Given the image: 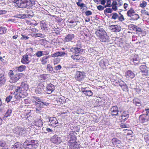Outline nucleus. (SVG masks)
I'll use <instances>...</instances> for the list:
<instances>
[{
    "label": "nucleus",
    "mask_w": 149,
    "mask_h": 149,
    "mask_svg": "<svg viewBox=\"0 0 149 149\" xmlns=\"http://www.w3.org/2000/svg\"><path fill=\"white\" fill-rule=\"evenodd\" d=\"M44 84V83L43 82H40L38 84V86L41 88V89H43L45 86Z\"/></svg>",
    "instance_id": "4d7b16f0"
},
{
    "label": "nucleus",
    "mask_w": 149,
    "mask_h": 149,
    "mask_svg": "<svg viewBox=\"0 0 149 149\" xmlns=\"http://www.w3.org/2000/svg\"><path fill=\"white\" fill-rule=\"evenodd\" d=\"M8 74L10 77L9 82L11 83H16L20 77V74L15 73L11 70H10Z\"/></svg>",
    "instance_id": "39448f33"
},
{
    "label": "nucleus",
    "mask_w": 149,
    "mask_h": 149,
    "mask_svg": "<svg viewBox=\"0 0 149 149\" xmlns=\"http://www.w3.org/2000/svg\"><path fill=\"white\" fill-rule=\"evenodd\" d=\"M19 86L20 89L26 91L29 89V86L26 81L22 82L20 84V86Z\"/></svg>",
    "instance_id": "f3484780"
},
{
    "label": "nucleus",
    "mask_w": 149,
    "mask_h": 149,
    "mask_svg": "<svg viewBox=\"0 0 149 149\" xmlns=\"http://www.w3.org/2000/svg\"><path fill=\"white\" fill-rule=\"evenodd\" d=\"M61 68V66L59 65L57 66H56L55 67V69L56 70H60Z\"/></svg>",
    "instance_id": "338daca9"
},
{
    "label": "nucleus",
    "mask_w": 149,
    "mask_h": 149,
    "mask_svg": "<svg viewBox=\"0 0 149 149\" xmlns=\"http://www.w3.org/2000/svg\"><path fill=\"white\" fill-rule=\"evenodd\" d=\"M66 23L68 26L70 28L74 27L77 25L76 22L68 19L66 21Z\"/></svg>",
    "instance_id": "a211bd4d"
},
{
    "label": "nucleus",
    "mask_w": 149,
    "mask_h": 149,
    "mask_svg": "<svg viewBox=\"0 0 149 149\" xmlns=\"http://www.w3.org/2000/svg\"><path fill=\"white\" fill-rule=\"evenodd\" d=\"M26 68V66L24 65H21L16 68V70L19 72H22Z\"/></svg>",
    "instance_id": "72a5a7b5"
},
{
    "label": "nucleus",
    "mask_w": 149,
    "mask_h": 149,
    "mask_svg": "<svg viewBox=\"0 0 149 149\" xmlns=\"http://www.w3.org/2000/svg\"><path fill=\"white\" fill-rule=\"evenodd\" d=\"M149 120V116L146 114H143L139 117V120L140 123H146Z\"/></svg>",
    "instance_id": "9b49d317"
},
{
    "label": "nucleus",
    "mask_w": 149,
    "mask_h": 149,
    "mask_svg": "<svg viewBox=\"0 0 149 149\" xmlns=\"http://www.w3.org/2000/svg\"><path fill=\"white\" fill-rule=\"evenodd\" d=\"M40 26L41 29L44 30H47V24L44 21L42 20L40 22Z\"/></svg>",
    "instance_id": "473e14b6"
},
{
    "label": "nucleus",
    "mask_w": 149,
    "mask_h": 149,
    "mask_svg": "<svg viewBox=\"0 0 149 149\" xmlns=\"http://www.w3.org/2000/svg\"><path fill=\"white\" fill-rule=\"evenodd\" d=\"M144 140L149 145V136L148 135H146L144 136Z\"/></svg>",
    "instance_id": "8fccbe9b"
},
{
    "label": "nucleus",
    "mask_w": 149,
    "mask_h": 149,
    "mask_svg": "<svg viewBox=\"0 0 149 149\" xmlns=\"http://www.w3.org/2000/svg\"><path fill=\"white\" fill-rule=\"evenodd\" d=\"M60 61V58H56L54 60V65L57 64L59 63Z\"/></svg>",
    "instance_id": "603ef678"
},
{
    "label": "nucleus",
    "mask_w": 149,
    "mask_h": 149,
    "mask_svg": "<svg viewBox=\"0 0 149 149\" xmlns=\"http://www.w3.org/2000/svg\"><path fill=\"white\" fill-rule=\"evenodd\" d=\"M51 141L54 144H58L61 143V140L60 137H58L57 135L55 134L51 138Z\"/></svg>",
    "instance_id": "f8f14e48"
},
{
    "label": "nucleus",
    "mask_w": 149,
    "mask_h": 149,
    "mask_svg": "<svg viewBox=\"0 0 149 149\" xmlns=\"http://www.w3.org/2000/svg\"><path fill=\"white\" fill-rule=\"evenodd\" d=\"M111 1L110 0H108L107 2V4L105 5V7H111Z\"/></svg>",
    "instance_id": "6e6d98bb"
},
{
    "label": "nucleus",
    "mask_w": 149,
    "mask_h": 149,
    "mask_svg": "<svg viewBox=\"0 0 149 149\" xmlns=\"http://www.w3.org/2000/svg\"><path fill=\"white\" fill-rule=\"evenodd\" d=\"M7 11L5 10H0V15L5 14L6 13Z\"/></svg>",
    "instance_id": "774afa93"
},
{
    "label": "nucleus",
    "mask_w": 149,
    "mask_h": 149,
    "mask_svg": "<svg viewBox=\"0 0 149 149\" xmlns=\"http://www.w3.org/2000/svg\"><path fill=\"white\" fill-rule=\"evenodd\" d=\"M7 29L6 28L1 26L0 28V34H3L6 33Z\"/></svg>",
    "instance_id": "ea45409f"
},
{
    "label": "nucleus",
    "mask_w": 149,
    "mask_h": 149,
    "mask_svg": "<svg viewBox=\"0 0 149 149\" xmlns=\"http://www.w3.org/2000/svg\"><path fill=\"white\" fill-rule=\"evenodd\" d=\"M47 70L50 73L53 74L55 72L53 70V68L49 64L47 65Z\"/></svg>",
    "instance_id": "58836bf2"
},
{
    "label": "nucleus",
    "mask_w": 149,
    "mask_h": 149,
    "mask_svg": "<svg viewBox=\"0 0 149 149\" xmlns=\"http://www.w3.org/2000/svg\"><path fill=\"white\" fill-rule=\"evenodd\" d=\"M65 54L64 52H57L54 53L52 54V57H56L58 56H64Z\"/></svg>",
    "instance_id": "cd10ccee"
},
{
    "label": "nucleus",
    "mask_w": 149,
    "mask_h": 149,
    "mask_svg": "<svg viewBox=\"0 0 149 149\" xmlns=\"http://www.w3.org/2000/svg\"><path fill=\"white\" fill-rule=\"evenodd\" d=\"M133 61L134 64H138V63L137 62L138 61V59L137 58H133Z\"/></svg>",
    "instance_id": "69168bd1"
},
{
    "label": "nucleus",
    "mask_w": 149,
    "mask_h": 149,
    "mask_svg": "<svg viewBox=\"0 0 149 149\" xmlns=\"http://www.w3.org/2000/svg\"><path fill=\"white\" fill-rule=\"evenodd\" d=\"M34 100L33 101V102L36 105L38 104L42 105L44 104L43 102L39 98L36 97H33Z\"/></svg>",
    "instance_id": "393cba45"
},
{
    "label": "nucleus",
    "mask_w": 149,
    "mask_h": 149,
    "mask_svg": "<svg viewBox=\"0 0 149 149\" xmlns=\"http://www.w3.org/2000/svg\"><path fill=\"white\" fill-rule=\"evenodd\" d=\"M147 67L146 65H140L139 69L141 71L147 69Z\"/></svg>",
    "instance_id": "13d9d810"
},
{
    "label": "nucleus",
    "mask_w": 149,
    "mask_h": 149,
    "mask_svg": "<svg viewBox=\"0 0 149 149\" xmlns=\"http://www.w3.org/2000/svg\"><path fill=\"white\" fill-rule=\"evenodd\" d=\"M129 113L128 111H124L121 114V117L123 120L125 121L129 117Z\"/></svg>",
    "instance_id": "a878e982"
},
{
    "label": "nucleus",
    "mask_w": 149,
    "mask_h": 149,
    "mask_svg": "<svg viewBox=\"0 0 149 149\" xmlns=\"http://www.w3.org/2000/svg\"><path fill=\"white\" fill-rule=\"evenodd\" d=\"M87 88H84L82 89L83 93L86 96L91 97L93 96V92L90 90H87Z\"/></svg>",
    "instance_id": "aec40b11"
},
{
    "label": "nucleus",
    "mask_w": 149,
    "mask_h": 149,
    "mask_svg": "<svg viewBox=\"0 0 149 149\" xmlns=\"http://www.w3.org/2000/svg\"><path fill=\"white\" fill-rule=\"evenodd\" d=\"M110 29L111 31L118 33L121 30V28L120 26L118 25H112L109 26Z\"/></svg>",
    "instance_id": "ddd939ff"
},
{
    "label": "nucleus",
    "mask_w": 149,
    "mask_h": 149,
    "mask_svg": "<svg viewBox=\"0 0 149 149\" xmlns=\"http://www.w3.org/2000/svg\"><path fill=\"white\" fill-rule=\"evenodd\" d=\"M110 111L112 116H118L119 112L118 108L117 106H114L111 107Z\"/></svg>",
    "instance_id": "2eb2a0df"
},
{
    "label": "nucleus",
    "mask_w": 149,
    "mask_h": 149,
    "mask_svg": "<svg viewBox=\"0 0 149 149\" xmlns=\"http://www.w3.org/2000/svg\"><path fill=\"white\" fill-rule=\"evenodd\" d=\"M15 89L14 94H15L14 97L16 99L24 98L27 95L26 91L20 89L19 86H15Z\"/></svg>",
    "instance_id": "f03ea898"
},
{
    "label": "nucleus",
    "mask_w": 149,
    "mask_h": 149,
    "mask_svg": "<svg viewBox=\"0 0 149 149\" xmlns=\"http://www.w3.org/2000/svg\"><path fill=\"white\" fill-rule=\"evenodd\" d=\"M116 3L115 4H113V3H112V8H111L112 10L113 9L114 11H116L117 9V7L116 6Z\"/></svg>",
    "instance_id": "864d4df0"
},
{
    "label": "nucleus",
    "mask_w": 149,
    "mask_h": 149,
    "mask_svg": "<svg viewBox=\"0 0 149 149\" xmlns=\"http://www.w3.org/2000/svg\"><path fill=\"white\" fill-rule=\"evenodd\" d=\"M78 1L76 3V4L79 7H81V9H82L84 7H86L85 4L83 3H81L82 1V0H78Z\"/></svg>",
    "instance_id": "4c0bfd02"
},
{
    "label": "nucleus",
    "mask_w": 149,
    "mask_h": 149,
    "mask_svg": "<svg viewBox=\"0 0 149 149\" xmlns=\"http://www.w3.org/2000/svg\"><path fill=\"white\" fill-rule=\"evenodd\" d=\"M12 98V96L11 95H9L7 96L6 99V101L7 102H9Z\"/></svg>",
    "instance_id": "5fc2aeb1"
},
{
    "label": "nucleus",
    "mask_w": 149,
    "mask_h": 149,
    "mask_svg": "<svg viewBox=\"0 0 149 149\" xmlns=\"http://www.w3.org/2000/svg\"><path fill=\"white\" fill-rule=\"evenodd\" d=\"M135 31L136 34H140L142 33L143 30L141 29L137 26Z\"/></svg>",
    "instance_id": "c03bdc74"
},
{
    "label": "nucleus",
    "mask_w": 149,
    "mask_h": 149,
    "mask_svg": "<svg viewBox=\"0 0 149 149\" xmlns=\"http://www.w3.org/2000/svg\"><path fill=\"white\" fill-rule=\"evenodd\" d=\"M34 140H26L23 143L25 149H35L38 147V144Z\"/></svg>",
    "instance_id": "20e7f679"
},
{
    "label": "nucleus",
    "mask_w": 149,
    "mask_h": 149,
    "mask_svg": "<svg viewBox=\"0 0 149 149\" xmlns=\"http://www.w3.org/2000/svg\"><path fill=\"white\" fill-rule=\"evenodd\" d=\"M97 8L98 10L100 11H102L103 10L104 8H106V7H105V6L104 7L101 5H99L97 6Z\"/></svg>",
    "instance_id": "bf43d9fd"
},
{
    "label": "nucleus",
    "mask_w": 149,
    "mask_h": 149,
    "mask_svg": "<svg viewBox=\"0 0 149 149\" xmlns=\"http://www.w3.org/2000/svg\"><path fill=\"white\" fill-rule=\"evenodd\" d=\"M47 74H44L41 76V77L43 79L45 80L47 78Z\"/></svg>",
    "instance_id": "0e129e2a"
},
{
    "label": "nucleus",
    "mask_w": 149,
    "mask_h": 149,
    "mask_svg": "<svg viewBox=\"0 0 149 149\" xmlns=\"http://www.w3.org/2000/svg\"><path fill=\"white\" fill-rule=\"evenodd\" d=\"M71 57L73 60L77 62L83 63L84 61V57L79 54L71 55Z\"/></svg>",
    "instance_id": "0eeeda50"
},
{
    "label": "nucleus",
    "mask_w": 149,
    "mask_h": 149,
    "mask_svg": "<svg viewBox=\"0 0 149 149\" xmlns=\"http://www.w3.org/2000/svg\"><path fill=\"white\" fill-rule=\"evenodd\" d=\"M55 89L54 85L52 84H48L46 87V91L48 94L52 93Z\"/></svg>",
    "instance_id": "dca6fc26"
},
{
    "label": "nucleus",
    "mask_w": 149,
    "mask_h": 149,
    "mask_svg": "<svg viewBox=\"0 0 149 149\" xmlns=\"http://www.w3.org/2000/svg\"><path fill=\"white\" fill-rule=\"evenodd\" d=\"M108 63V60L107 59L104 58L100 61L99 64L101 68H103L104 67H105Z\"/></svg>",
    "instance_id": "5701e85b"
},
{
    "label": "nucleus",
    "mask_w": 149,
    "mask_h": 149,
    "mask_svg": "<svg viewBox=\"0 0 149 149\" xmlns=\"http://www.w3.org/2000/svg\"><path fill=\"white\" fill-rule=\"evenodd\" d=\"M85 77V73L84 72L77 71L75 75L74 78L76 80L79 81H81L84 79Z\"/></svg>",
    "instance_id": "1a4fd4ad"
},
{
    "label": "nucleus",
    "mask_w": 149,
    "mask_h": 149,
    "mask_svg": "<svg viewBox=\"0 0 149 149\" xmlns=\"http://www.w3.org/2000/svg\"><path fill=\"white\" fill-rule=\"evenodd\" d=\"M97 38L102 42H106L107 39V33L102 28L97 30L95 32Z\"/></svg>",
    "instance_id": "7ed1b4c3"
},
{
    "label": "nucleus",
    "mask_w": 149,
    "mask_h": 149,
    "mask_svg": "<svg viewBox=\"0 0 149 149\" xmlns=\"http://www.w3.org/2000/svg\"><path fill=\"white\" fill-rule=\"evenodd\" d=\"M49 56H45L42 58L40 60L41 62L42 65H45L48 62V59Z\"/></svg>",
    "instance_id": "c756f323"
},
{
    "label": "nucleus",
    "mask_w": 149,
    "mask_h": 149,
    "mask_svg": "<svg viewBox=\"0 0 149 149\" xmlns=\"http://www.w3.org/2000/svg\"><path fill=\"white\" fill-rule=\"evenodd\" d=\"M141 13L143 15L149 16V13L148 12L146 11L145 10H141Z\"/></svg>",
    "instance_id": "680f3d73"
},
{
    "label": "nucleus",
    "mask_w": 149,
    "mask_h": 149,
    "mask_svg": "<svg viewBox=\"0 0 149 149\" xmlns=\"http://www.w3.org/2000/svg\"><path fill=\"white\" fill-rule=\"evenodd\" d=\"M111 141L112 143L114 145L118 144L120 143V141L115 138H113Z\"/></svg>",
    "instance_id": "e433bc0d"
},
{
    "label": "nucleus",
    "mask_w": 149,
    "mask_h": 149,
    "mask_svg": "<svg viewBox=\"0 0 149 149\" xmlns=\"http://www.w3.org/2000/svg\"><path fill=\"white\" fill-rule=\"evenodd\" d=\"M134 74L131 70H128L125 73V76L128 79H131L135 77Z\"/></svg>",
    "instance_id": "6ab92c4d"
},
{
    "label": "nucleus",
    "mask_w": 149,
    "mask_h": 149,
    "mask_svg": "<svg viewBox=\"0 0 149 149\" xmlns=\"http://www.w3.org/2000/svg\"><path fill=\"white\" fill-rule=\"evenodd\" d=\"M6 82L5 77L3 75L0 76V86H1L4 85Z\"/></svg>",
    "instance_id": "f704fd0d"
},
{
    "label": "nucleus",
    "mask_w": 149,
    "mask_h": 149,
    "mask_svg": "<svg viewBox=\"0 0 149 149\" xmlns=\"http://www.w3.org/2000/svg\"><path fill=\"white\" fill-rule=\"evenodd\" d=\"M85 15L86 16H88L91 15L92 13V12L90 10H87L85 12Z\"/></svg>",
    "instance_id": "e2e57ef3"
},
{
    "label": "nucleus",
    "mask_w": 149,
    "mask_h": 149,
    "mask_svg": "<svg viewBox=\"0 0 149 149\" xmlns=\"http://www.w3.org/2000/svg\"><path fill=\"white\" fill-rule=\"evenodd\" d=\"M43 89H41V88L38 87L37 86V87L35 90V92L37 94H40L43 91Z\"/></svg>",
    "instance_id": "a18cd8bd"
},
{
    "label": "nucleus",
    "mask_w": 149,
    "mask_h": 149,
    "mask_svg": "<svg viewBox=\"0 0 149 149\" xmlns=\"http://www.w3.org/2000/svg\"><path fill=\"white\" fill-rule=\"evenodd\" d=\"M77 134L75 131H71L68 136L69 140L68 141L67 145L70 149H76L80 147L79 142L77 141V138L76 136Z\"/></svg>",
    "instance_id": "f257e3e1"
},
{
    "label": "nucleus",
    "mask_w": 149,
    "mask_h": 149,
    "mask_svg": "<svg viewBox=\"0 0 149 149\" xmlns=\"http://www.w3.org/2000/svg\"><path fill=\"white\" fill-rule=\"evenodd\" d=\"M23 145L19 142L15 143L11 147V149H22Z\"/></svg>",
    "instance_id": "412c9836"
},
{
    "label": "nucleus",
    "mask_w": 149,
    "mask_h": 149,
    "mask_svg": "<svg viewBox=\"0 0 149 149\" xmlns=\"http://www.w3.org/2000/svg\"><path fill=\"white\" fill-rule=\"evenodd\" d=\"M127 15L128 17H132V19L134 20H137L139 18V15L137 14H136L134 9L132 8H130L127 11Z\"/></svg>",
    "instance_id": "423d86ee"
},
{
    "label": "nucleus",
    "mask_w": 149,
    "mask_h": 149,
    "mask_svg": "<svg viewBox=\"0 0 149 149\" xmlns=\"http://www.w3.org/2000/svg\"><path fill=\"white\" fill-rule=\"evenodd\" d=\"M74 38V35L72 34H68L65 37V40L68 42L71 41Z\"/></svg>",
    "instance_id": "c85d7f7f"
},
{
    "label": "nucleus",
    "mask_w": 149,
    "mask_h": 149,
    "mask_svg": "<svg viewBox=\"0 0 149 149\" xmlns=\"http://www.w3.org/2000/svg\"><path fill=\"white\" fill-rule=\"evenodd\" d=\"M120 15V16H118V20L120 22H122L125 20V18L123 15L120 13H119Z\"/></svg>",
    "instance_id": "09e8293b"
},
{
    "label": "nucleus",
    "mask_w": 149,
    "mask_h": 149,
    "mask_svg": "<svg viewBox=\"0 0 149 149\" xmlns=\"http://www.w3.org/2000/svg\"><path fill=\"white\" fill-rule=\"evenodd\" d=\"M25 1L26 8L31 7L34 4V0H24Z\"/></svg>",
    "instance_id": "bb28decb"
},
{
    "label": "nucleus",
    "mask_w": 149,
    "mask_h": 149,
    "mask_svg": "<svg viewBox=\"0 0 149 149\" xmlns=\"http://www.w3.org/2000/svg\"><path fill=\"white\" fill-rule=\"evenodd\" d=\"M147 2L145 1H142L141 3L140 4V6L142 8H144L147 5Z\"/></svg>",
    "instance_id": "3c124183"
},
{
    "label": "nucleus",
    "mask_w": 149,
    "mask_h": 149,
    "mask_svg": "<svg viewBox=\"0 0 149 149\" xmlns=\"http://www.w3.org/2000/svg\"><path fill=\"white\" fill-rule=\"evenodd\" d=\"M113 10L112 9L108 8L105 9L104 10V13L105 15L107 13H112Z\"/></svg>",
    "instance_id": "a19ab883"
},
{
    "label": "nucleus",
    "mask_w": 149,
    "mask_h": 149,
    "mask_svg": "<svg viewBox=\"0 0 149 149\" xmlns=\"http://www.w3.org/2000/svg\"><path fill=\"white\" fill-rule=\"evenodd\" d=\"M34 124L36 126L39 127H41L42 125V122L41 119V117L36 118L34 121Z\"/></svg>",
    "instance_id": "b1692460"
},
{
    "label": "nucleus",
    "mask_w": 149,
    "mask_h": 149,
    "mask_svg": "<svg viewBox=\"0 0 149 149\" xmlns=\"http://www.w3.org/2000/svg\"><path fill=\"white\" fill-rule=\"evenodd\" d=\"M137 26L133 24H131L129 25L128 27L130 30L135 31Z\"/></svg>",
    "instance_id": "37998d69"
},
{
    "label": "nucleus",
    "mask_w": 149,
    "mask_h": 149,
    "mask_svg": "<svg viewBox=\"0 0 149 149\" xmlns=\"http://www.w3.org/2000/svg\"><path fill=\"white\" fill-rule=\"evenodd\" d=\"M120 84V83H119V86H120L122 90L124 91H128V88L127 85L125 84Z\"/></svg>",
    "instance_id": "c9c22d12"
},
{
    "label": "nucleus",
    "mask_w": 149,
    "mask_h": 149,
    "mask_svg": "<svg viewBox=\"0 0 149 149\" xmlns=\"http://www.w3.org/2000/svg\"><path fill=\"white\" fill-rule=\"evenodd\" d=\"M12 113V110H8L6 113L5 114L3 118H6L7 117H8L10 116L11 113Z\"/></svg>",
    "instance_id": "79ce46f5"
},
{
    "label": "nucleus",
    "mask_w": 149,
    "mask_h": 149,
    "mask_svg": "<svg viewBox=\"0 0 149 149\" xmlns=\"http://www.w3.org/2000/svg\"><path fill=\"white\" fill-rule=\"evenodd\" d=\"M141 71L143 76V77H141V78H143V77L147 78L149 76L148 71L147 69L141 70Z\"/></svg>",
    "instance_id": "2f4dec72"
},
{
    "label": "nucleus",
    "mask_w": 149,
    "mask_h": 149,
    "mask_svg": "<svg viewBox=\"0 0 149 149\" xmlns=\"http://www.w3.org/2000/svg\"><path fill=\"white\" fill-rule=\"evenodd\" d=\"M118 16L119 15L117 13H112L111 18L113 19L116 20L118 18Z\"/></svg>",
    "instance_id": "de8ad7c7"
},
{
    "label": "nucleus",
    "mask_w": 149,
    "mask_h": 149,
    "mask_svg": "<svg viewBox=\"0 0 149 149\" xmlns=\"http://www.w3.org/2000/svg\"><path fill=\"white\" fill-rule=\"evenodd\" d=\"M133 103L138 107L141 106V104L140 100L138 98H135L133 100Z\"/></svg>",
    "instance_id": "7c9ffc66"
},
{
    "label": "nucleus",
    "mask_w": 149,
    "mask_h": 149,
    "mask_svg": "<svg viewBox=\"0 0 149 149\" xmlns=\"http://www.w3.org/2000/svg\"><path fill=\"white\" fill-rule=\"evenodd\" d=\"M81 48V47H78L77 46L72 47L70 48V51L74 54H79L82 52Z\"/></svg>",
    "instance_id": "4468645a"
},
{
    "label": "nucleus",
    "mask_w": 149,
    "mask_h": 149,
    "mask_svg": "<svg viewBox=\"0 0 149 149\" xmlns=\"http://www.w3.org/2000/svg\"><path fill=\"white\" fill-rule=\"evenodd\" d=\"M43 55L42 51H38L36 53V55L38 57H40Z\"/></svg>",
    "instance_id": "49530a36"
},
{
    "label": "nucleus",
    "mask_w": 149,
    "mask_h": 149,
    "mask_svg": "<svg viewBox=\"0 0 149 149\" xmlns=\"http://www.w3.org/2000/svg\"><path fill=\"white\" fill-rule=\"evenodd\" d=\"M21 62L24 64H27L29 63V58L27 54L24 55L21 59Z\"/></svg>",
    "instance_id": "4be33fe9"
},
{
    "label": "nucleus",
    "mask_w": 149,
    "mask_h": 149,
    "mask_svg": "<svg viewBox=\"0 0 149 149\" xmlns=\"http://www.w3.org/2000/svg\"><path fill=\"white\" fill-rule=\"evenodd\" d=\"M21 36H22L21 38V40H27L29 38L27 36L23 35V34H21Z\"/></svg>",
    "instance_id": "052dcab7"
},
{
    "label": "nucleus",
    "mask_w": 149,
    "mask_h": 149,
    "mask_svg": "<svg viewBox=\"0 0 149 149\" xmlns=\"http://www.w3.org/2000/svg\"><path fill=\"white\" fill-rule=\"evenodd\" d=\"M49 125L50 126L55 127L58 125L59 123L56 118L54 117H51L49 120Z\"/></svg>",
    "instance_id": "9d476101"
},
{
    "label": "nucleus",
    "mask_w": 149,
    "mask_h": 149,
    "mask_svg": "<svg viewBox=\"0 0 149 149\" xmlns=\"http://www.w3.org/2000/svg\"><path fill=\"white\" fill-rule=\"evenodd\" d=\"M24 0H14L13 2L14 6L16 7L21 8H26Z\"/></svg>",
    "instance_id": "6e6552de"
}]
</instances>
